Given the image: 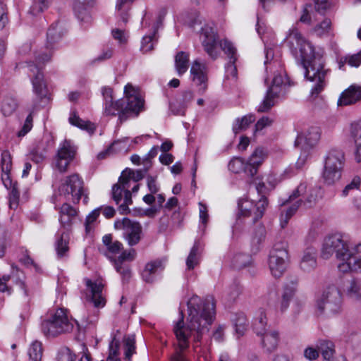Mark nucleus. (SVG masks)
Segmentation results:
<instances>
[{"label":"nucleus","mask_w":361,"mask_h":361,"mask_svg":"<svg viewBox=\"0 0 361 361\" xmlns=\"http://www.w3.org/2000/svg\"><path fill=\"white\" fill-rule=\"evenodd\" d=\"M188 324L184 323V315L180 312V317L175 323L173 333L176 338V353L171 361H188L183 352L189 347V339L193 338V348L199 346L202 336L208 332L209 326L212 324L215 317V301L212 296H207L202 299L197 295H193L188 301Z\"/></svg>","instance_id":"f257e3e1"},{"label":"nucleus","mask_w":361,"mask_h":361,"mask_svg":"<svg viewBox=\"0 0 361 361\" xmlns=\"http://www.w3.org/2000/svg\"><path fill=\"white\" fill-rule=\"evenodd\" d=\"M286 40L292 55L300 61L304 68L305 78L315 82L312 87L311 95L317 97L326 85L328 70L324 68L322 57L315 54L314 47L296 27L289 30Z\"/></svg>","instance_id":"f03ea898"},{"label":"nucleus","mask_w":361,"mask_h":361,"mask_svg":"<svg viewBox=\"0 0 361 361\" xmlns=\"http://www.w3.org/2000/svg\"><path fill=\"white\" fill-rule=\"evenodd\" d=\"M334 255L340 261L338 265L340 271H361V256H355L348 235L336 233L324 238L321 251L322 258L328 259Z\"/></svg>","instance_id":"7ed1b4c3"},{"label":"nucleus","mask_w":361,"mask_h":361,"mask_svg":"<svg viewBox=\"0 0 361 361\" xmlns=\"http://www.w3.org/2000/svg\"><path fill=\"white\" fill-rule=\"evenodd\" d=\"M125 97L117 101H113L104 106V114L106 116H118L121 122L126 121L130 117H137L140 111L144 110V100L137 94L131 84H127L124 88Z\"/></svg>","instance_id":"20e7f679"},{"label":"nucleus","mask_w":361,"mask_h":361,"mask_svg":"<svg viewBox=\"0 0 361 361\" xmlns=\"http://www.w3.org/2000/svg\"><path fill=\"white\" fill-rule=\"evenodd\" d=\"M255 188L257 193L261 196L260 199L256 204L252 201L248 200H240L238 202L239 213L238 218L251 217V222L255 223L261 219L264 213L266 207L268 205V200L266 197L267 188L264 183L259 180L258 183L255 182Z\"/></svg>","instance_id":"39448f33"},{"label":"nucleus","mask_w":361,"mask_h":361,"mask_svg":"<svg viewBox=\"0 0 361 361\" xmlns=\"http://www.w3.org/2000/svg\"><path fill=\"white\" fill-rule=\"evenodd\" d=\"M51 59V55L43 54L35 57V62H27L28 68V75L31 78L33 87V91L37 99L44 103L48 101L47 86L44 81V75L41 72L42 65L48 62Z\"/></svg>","instance_id":"423d86ee"},{"label":"nucleus","mask_w":361,"mask_h":361,"mask_svg":"<svg viewBox=\"0 0 361 361\" xmlns=\"http://www.w3.org/2000/svg\"><path fill=\"white\" fill-rule=\"evenodd\" d=\"M342 298L340 290L334 286L327 287L315 303L317 313L327 316L338 314L341 310Z\"/></svg>","instance_id":"0eeeda50"},{"label":"nucleus","mask_w":361,"mask_h":361,"mask_svg":"<svg viewBox=\"0 0 361 361\" xmlns=\"http://www.w3.org/2000/svg\"><path fill=\"white\" fill-rule=\"evenodd\" d=\"M41 329L47 337H55L71 332L73 329V324L68 318L66 310L59 308L42 322Z\"/></svg>","instance_id":"6e6552de"},{"label":"nucleus","mask_w":361,"mask_h":361,"mask_svg":"<svg viewBox=\"0 0 361 361\" xmlns=\"http://www.w3.org/2000/svg\"><path fill=\"white\" fill-rule=\"evenodd\" d=\"M84 181L77 173L66 176L61 182L59 188V195L63 196L67 200L73 204L80 202L82 196H84L83 202L87 203L88 197L84 193Z\"/></svg>","instance_id":"1a4fd4ad"},{"label":"nucleus","mask_w":361,"mask_h":361,"mask_svg":"<svg viewBox=\"0 0 361 361\" xmlns=\"http://www.w3.org/2000/svg\"><path fill=\"white\" fill-rule=\"evenodd\" d=\"M288 262V244L285 241L276 243L269 252L268 265L272 276L280 278L285 272Z\"/></svg>","instance_id":"9d476101"},{"label":"nucleus","mask_w":361,"mask_h":361,"mask_svg":"<svg viewBox=\"0 0 361 361\" xmlns=\"http://www.w3.org/2000/svg\"><path fill=\"white\" fill-rule=\"evenodd\" d=\"M345 164V156L340 149H331L327 154L323 171V178L326 183L331 185L341 177V171Z\"/></svg>","instance_id":"9b49d317"},{"label":"nucleus","mask_w":361,"mask_h":361,"mask_svg":"<svg viewBox=\"0 0 361 361\" xmlns=\"http://www.w3.org/2000/svg\"><path fill=\"white\" fill-rule=\"evenodd\" d=\"M114 228L116 230L123 231V238L130 247L137 245L142 238V227L141 224L127 217L116 220Z\"/></svg>","instance_id":"f8f14e48"},{"label":"nucleus","mask_w":361,"mask_h":361,"mask_svg":"<svg viewBox=\"0 0 361 361\" xmlns=\"http://www.w3.org/2000/svg\"><path fill=\"white\" fill-rule=\"evenodd\" d=\"M280 70L274 71V78L272 80V85L267 91L266 96L262 103L258 106L257 111L259 112L268 111L274 105V99L278 97L279 92L276 90L277 87L286 86L288 85L290 86V82L286 75H283V70L279 67Z\"/></svg>","instance_id":"ddd939ff"},{"label":"nucleus","mask_w":361,"mask_h":361,"mask_svg":"<svg viewBox=\"0 0 361 361\" xmlns=\"http://www.w3.org/2000/svg\"><path fill=\"white\" fill-rule=\"evenodd\" d=\"M319 137V130L317 127H312L307 132L298 135L295 140V146L300 147L303 152L296 163L298 167H301L304 164L307 152L317 144Z\"/></svg>","instance_id":"4468645a"},{"label":"nucleus","mask_w":361,"mask_h":361,"mask_svg":"<svg viewBox=\"0 0 361 361\" xmlns=\"http://www.w3.org/2000/svg\"><path fill=\"white\" fill-rule=\"evenodd\" d=\"M200 40L205 52L212 59H216L219 54V35L216 30L209 25H204L200 30Z\"/></svg>","instance_id":"2eb2a0df"},{"label":"nucleus","mask_w":361,"mask_h":361,"mask_svg":"<svg viewBox=\"0 0 361 361\" xmlns=\"http://www.w3.org/2000/svg\"><path fill=\"white\" fill-rule=\"evenodd\" d=\"M200 40L205 52L212 59H216L219 54V35L216 30L209 25H204L200 30Z\"/></svg>","instance_id":"dca6fc26"},{"label":"nucleus","mask_w":361,"mask_h":361,"mask_svg":"<svg viewBox=\"0 0 361 361\" xmlns=\"http://www.w3.org/2000/svg\"><path fill=\"white\" fill-rule=\"evenodd\" d=\"M76 148L70 140H64L61 143L55 157V166L61 172L67 171L71 162L75 158Z\"/></svg>","instance_id":"f3484780"},{"label":"nucleus","mask_w":361,"mask_h":361,"mask_svg":"<svg viewBox=\"0 0 361 361\" xmlns=\"http://www.w3.org/2000/svg\"><path fill=\"white\" fill-rule=\"evenodd\" d=\"M120 184H114L111 188V197L118 206V212L122 214H128L130 210L129 206L133 204L130 191H125L120 188Z\"/></svg>","instance_id":"a211bd4d"},{"label":"nucleus","mask_w":361,"mask_h":361,"mask_svg":"<svg viewBox=\"0 0 361 361\" xmlns=\"http://www.w3.org/2000/svg\"><path fill=\"white\" fill-rule=\"evenodd\" d=\"M190 74L193 82L198 86V93L203 94L207 89L206 66L195 60L192 64Z\"/></svg>","instance_id":"6ab92c4d"},{"label":"nucleus","mask_w":361,"mask_h":361,"mask_svg":"<svg viewBox=\"0 0 361 361\" xmlns=\"http://www.w3.org/2000/svg\"><path fill=\"white\" fill-rule=\"evenodd\" d=\"M219 44L222 50L229 58V61L226 66V73L227 76L235 78L237 75V68L235 65L237 60L236 49L233 44L227 39L223 40Z\"/></svg>","instance_id":"aec40b11"},{"label":"nucleus","mask_w":361,"mask_h":361,"mask_svg":"<svg viewBox=\"0 0 361 361\" xmlns=\"http://www.w3.org/2000/svg\"><path fill=\"white\" fill-rule=\"evenodd\" d=\"M165 267L164 259H157L147 263L141 275L146 283H153L156 275L162 271Z\"/></svg>","instance_id":"412c9836"},{"label":"nucleus","mask_w":361,"mask_h":361,"mask_svg":"<svg viewBox=\"0 0 361 361\" xmlns=\"http://www.w3.org/2000/svg\"><path fill=\"white\" fill-rule=\"evenodd\" d=\"M87 289L91 293V301L96 307H103L106 304V300L102 296L103 285L101 282L92 281L89 279H84Z\"/></svg>","instance_id":"4be33fe9"},{"label":"nucleus","mask_w":361,"mask_h":361,"mask_svg":"<svg viewBox=\"0 0 361 361\" xmlns=\"http://www.w3.org/2000/svg\"><path fill=\"white\" fill-rule=\"evenodd\" d=\"M361 100V86L350 85L344 90L338 99V106H348Z\"/></svg>","instance_id":"5701e85b"},{"label":"nucleus","mask_w":361,"mask_h":361,"mask_svg":"<svg viewBox=\"0 0 361 361\" xmlns=\"http://www.w3.org/2000/svg\"><path fill=\"white\" fill-rule=\"evenodd\" d=\"M94 0H74L73 11L78 19L87 25L92 21V18L87 8L93 6Z\"/></svg>","instance_id":"b1692460"},{"label":"nucleus","mask_w":361,"mask_h":361,"mask_svg":"<svg viewBox=\"0 0 361 361\" xmlns=\"http://www.w3.org/2000/svg\"><path fill=\"white\" fill-rule=\"evenodd\" d=\"M267 154L262 147H257L247 161L248 176L253 178L257 173L259 166L264 161Z\"/></svg>","instance_id":"393cba45"},{"label":"nucleus","mask_w":361,"mask_h":361,"mask_svg":"<svg viewBox=\"0 0 361 361\" xmlns=\"http://www.w3.org/2000/svg\"><path fill=\"white\" fill-rule=\"evenodd\" d=\"M317 266V250L312 247L306 248L301 257L300 268L304 272H311L314 271Z\"/></svg>","instance_id":"a878e982"},{"label":"nucleus","mask_w":361,"mask_h":361,"mask_svg":"<svg viewBox=\"0 0 361 361\" xmlns=\"http://www.w3.org/2000/svg\"><path fill=\"white\" fill-rule=\"evenodd\" d=\"M296 290L297 282L295 281H290L283 286L279 303V310L281 312H284L288 310Z\"/></svg>","instance_id":"bb28decb"},{"label":"nucleus","mask_w":361,"mask_h":361,"mask_svg":"<svg viewBox=\"0 0 361 361\" xmlns=\"http://www.w3.org/2000/svg\"><path fill=\"white\" fill-rule=\"evenodd\" d=\"M59 214V221L61 226L65 230H68L71 226L73 220L77 216V211L69 204L64 203L60 208Z\"/></svg>","instance_id":"cd10ccee"},{"label":"nucleus","mask_w":361,"mask_h":361,"mask_svg":"<svg viewBox=\"0 0 361 361\" xmlns=\"http://www.w3.org/2000/svg\"><path fill=\"white\" fill-rule=\"evenodd\" d=\"M260 336H262V348L266 352L271 353L276 350L279 341V335L277 331H267Z\"/></svg>","instance_id":"c85d7f7f"},{"label":"nucleus","mask_w":361,"mask_h":361,"mask_svg":"<svg viewBox=\"0 0 361 361\" xmlns=\"http://www.w3.org/2000/svg\"><path fill=\"white\" fill-rule=\"evenodd\" d=\"M344 291L349 298L353 300H361V279L351 278L347 280L345 284Z\"/></svg>","instance_id":"c756f323"},{"label":"nucleus","mask_w":361,"mask_h":361,"mask_svg":"<svg viewBox=\"0 0 361 361\" xmlns=\"http://www.w3.org/2000/svg\"><path fill=\"white\" fill-rule=\"evenodd\" d=\"M203 245L200 240H195L186 259L187 269H193L200 263Z\"/></svg>","instance_id":"7c9ffc66"},{"label":"nucleus","mask_w":361,"mask_h":361,"mask_svg":"<svg viewBox=\"0 0 361 361\" xmlns=\"http://www.w3.org/2000/svg\"><path fill=\"white\" fill-rule=\"evenodd\" d=\"M68 120L71 125L85 130L91 135L95 131L96 128L92 123L82 120L75 111L71 112Z\"/></svg>","instance_id":"2f4dec72"},{"label":"nucleus","mask_w":361,"mask_h":361,"mask_svg":"<svg viewBox=\"0 0 361 361\" xmlns=\"http://www.w3.org/2000/svg\"><path fill=\"white\" fill-rule=\"evenodd\" d=\"M62 37L61 28L59 27L58 23L51 24L47 34V47L52 49L54 44L58 42Z\"/></svg>","instance_id":"473e14b6"},{"label":"nucleus","mask_w":361,"mask_h":361,"mask_svg":"<svg viewBox=\"0 0 361 361\" xmlns=\"http://www.w3.org/2000/svg\"><path fill=\"white\" fill-rule=\"evenodd\" d=\"M189 54L184 51H179L175 56V67L178 75H183L188 69Z\"/></svg>","instance_id":"72a5a7b5"},{"label":"nucleus","mask_w":361,"mask_h":361,"mask_svg":"<svg viewBox=\"0 0 361 361\" xmlns=\"http://www.w3.org/2000/svg\"><path fill=\"white\" fill-rule=\"evenodd\" d=\"M135 0H117L116 9L120 19L126 24L129 18L128 11L130 9V5Z\"/></svg>","instance_id":"f704fd0d"},{"label":"nucleus","mask_w":361,"mask_h":361,"mask_svg":"<svg viewBox=\"0 0 361 361\" xmlns=\"http://www.w3.org/2000/svg\"><path fill=\"white\" fill-rule=\"evenodd\" d=\"M317 347L321 352L324 359L330 360L334 357L335 353L334 344L333 342L326 340H320L318 341Z\"/></svg>","instance_id":"c9c22d12"},{"label":"nucleus","mask_w":361,"mask_h":361,"mask_svg":"<svg viewBox=\"0 0 361 361\" xmlns=\"http://www.w3.org/2000/svg\"><path fill=\"white\" fill-rule=\"evenodd\" d=\"M255 121V117L253 114L245 115L240 118H237L233 125V133L238 134L246 130Z\"/></svg>","instance_id":"e433bc0d"},{"label":"nucleus","mask_w":361,"mask_h":361,"mask_svg":"<svg viewBox=\"0 0 361 361\" xmlns=\"http://www.w3.org/2000/svg\"><path fill=\"white\" fill-rule=\"evenodd\" d=\"M235 332L239 336H243L247 330L248 322L243 312L236 313L232 319Z\"/></svg>","instance_id":"4c0bfd02"},{"label":"nucleus","mask_w":361,"mask_h":361,"mask_svg":"<svg viewBox=\"0 0 361 361\" xmlns=\"http://www.w3.org/2000/svg\"><path fill=\"white\" fill-rule=\"evenodd\" d=\"M267 315L263 310H260L259 315L255 318L252 327L255 334L260 336L267 332Z\"/></svg>","instance_id":"58836bf2"},{"label":"nucleus","mask_w":361,"mask_h":361,"mask_svg":"<svg viewBox=\"0 0 361 361\" xmlns=\"http://www.w3.org/2000/svg\"><path fill=\"white\" fill-rule=\"evenodd\" d=\"M302 204V200H299L291 204L285 212L282 211L280 216V225L281 228H285L288 223L289 219L295 214L298 209Z\"/></svg>","instance_id":"ea45409f"},{"label":"nucleus","mask_w":361,"mask_h":361,"mask_svg":"<svg viewBox=\"0 0 361 361\" xmlns=\"http://www.w3.org/2000/svg\"><path fill=\"white\" fill-rule=\"evenodd\" d=\"M18 106L17 100L13 96H6L1 103V112L5 116H11Z\"/></svg>","instance_id":"a19ab883"},{"label":"nucleus","mask_w":361,"mask_h":361,"mask_svg":"<svg viewBox=\"0 0 361 361\" xmlns=\"http://www.w3.org/2000/svg\"><path fill=\"white\" fill-rule=\"evenodd\" d=\"M228 169L234 173H238L243 171L248 176L247 171V162H245L242 158L233 157L228 164Z\"/></svg>","instance_id":"79ce46f5"},{"label":"nucleus","mask_w":361,"mask_h":361,"mask_svg":"<svg viewBox=\"0 0 361 361\" xmlns=\"http://www.w3.org/2000/svg\"><path fill=\"white\" fill-rule=\"evenodd\" d=\"M102 242L108 251L112 254H118L123 248V244L121 242L118 240L112 241V235L111 234L103 236Z\"/></svg>","instance_id":"37998d69"},{"label":"nucleus","mask_w":361,"mask_h":361,"mask_svg":"<svg viewBox=\"0 0 361 361\" xmlns=\"http://www.w3.org/2000/svg\"><path fill=\"white\" fill-rule=\"evenodd\" d=\"M66 232L63 231L62 233L58 237L56 243V250L58 257L61 258L65 257L69 250L68 240L66 239Z\"/></svg>","instance_id":"c03bdc74"},{"label":"nucleus","mask_w":361,"mask_h":361,"mask_svg":"<svg viewBox=\"0 0 361 361\" xmlns=\"http://www.w3.org/2000/svg\"><path fill=\"white\" fill-rule=\"evenodd\" d=\"M16 285L23 290L25 297L28 296V291L25 284V275L23 271L19 270L17 267L12 266V279Z\"/></svg>","instance_id":"a18cd8bd"},{"label":"nucleus","mask_w":361,"mask_h":361,"mask_svg":"<svg viewBox=\"0 0 361 361\" xmlns=\"http://www.w3.org/2000/svg\"><path fill=\"white\" fill-rule=\"evenodd\" d=\"M50 0H32L29 13L32 16H37L44 12L50 6Z\"/></svg>","instance_id":"49530a36"},{"label":"nucleus","mask_w":361,"mask_h":361,"mask_svg":"<svg viewBox=\"0 0 361 361\" xmlns=\"http://www.w3.org/2000/svg\"><path fill=\"white\" fill-rule=\"evenodd\" d=\"M331 22L329 19H324L322 22L314 26L312 30L314 34L318 37H323L330 34Z\"/></svg>","instance_id":"de8ad7c7"},{"label":"nucleus","mask_w":361,"mask_h":361,"mask_svg":"<svg viewBox=\"0 0 361 361\" xmlns=\"http://www.w3.org/2000/svg\"><path fill=\"white\" fill-rule=\"evenodd\" d=\"M265 58L264 65L267 73L269 70L272 72L274 69L281 67L280 63L277 60H274V51L271 48L265 49Z\"/></svg>","instance_id":"09e8293b"},{"label":"nucleus","mask_w":361,"mask_h":361,"mask_svg":"<svg viewBox=\"0 0 361 361\" xmlns=\"http://www.w3.org/2000/svg\"><path fill=\"white\" fill-rule=\"evenodd\" d=\"M37 109V104H34L32 109L27 116L21 129L18 132L17 135L19 137L25 136L28 132H30L32 128L33 115Z\"/></svg>","instance_id":"8fccbe9b"},{"label":"nucleus","mask_w":361,"mask_h":361,"mask_svg":"<svg viewBox=\"0 0 361 361\" xmlns=\"http://www.w3.org/2000/svg\"><path fill=\"white\" fill-rule=\"evenodd\" d=\"M28 355L31 361H41L42 357V343L34 341L28 349Z\"/></svg>","instance_id":"3c124183"},{"label":"nucleus","mask_w":361,"mask_h":361,"mask_svg":"<svg viewBox=\"0 0 361 361\" xmlns=\"http://www.w3.org/2000/svg\"><path fill=\"white\" fill-rule=\"evenodd\" d=\"M134 336H129L124 340L125 360L131 361L132 355L135 353Z\"/></svg>","instance_id":"603ef678"},{"label":"nucleus","mask_w":361,"mask_h":361,"mask_svg":"<svg viewBox=\"0 0 361 361\" xmlns=\"http://www.w3.org/2000/svg\"><path fill=\"white\" fill-rule=\"evenodd\" d=\"M114 267L121 276L123 283H128L131 278V269L129 265L114 262Z\"/></svg>","instance_id":"864d4df0"},{"label":"nucleus","mask_w":361,"mask_h":361,"mask_svg":"<svg viewBox=\"0 0 361 361\" xmlns=\"http://www.w3.org/2000/svg\"><path fill=\"white\" fill-rule=\"evenodd\" d=\"M250 256L245 254H238L233 259V266L235 269H242L249 265Z\"/></svg>","instance_id":"5fc2aeb1"},{"label":"nucleus","mask_w":361,"mask_h":361,"mask_svg":"<svg viewBox=\"0 0 361 361\" xmlns=\"http://www.w3.org/2000/svg\"><path fill=\"white\" fill-rule=\"evenodd\" d=\"M241 293V287L238 281H233L227 290L228 299L231 301L235 300Z\"/></svg>","instance_id":"6e6d98bb"},{"label":"nucleus","mask_w":361,"mask_h":361,"mask_svg":"<svg viewBox=\"0 0 361 361\" xmlns=\"http://www.w3.org/2000/svg\"><path fill=\"white\" fill-rule=\"evenodd\" d=\"M8 22L7 6L0 0V30H3Z\"/></svg>","instance_id":"4d7b16f0"},{"label":"nucleus","mask_w":361,"mask_h":361,"mask_svg":"<svg viewBox=\"0 0 361 361\" xmlns=\"http://www.w3.org/2000/svg\"><path fill=\"white\" fill-rule=\"evenodd\" d=\"M136 257V251L135 249L131 248L129 250L123 251L117 259H114V262L118 263L123 264V262L133 261Z\"/></svg>","instance_id":"13d9d810"},{"label":"nucleus","mask_w":361,"mask_h":361,"mask_svg":"<svg viewBox=\"0 0 361 361\" xmlns=\"http://www.w3.org/2000/svg\"><path fill=\"white\" fill-rule=\"evenodd\" d=\"M19 191L18 187L15 185L13 188L11 189L9 193V207L16 209L18 206Z\"/></svg>","instance_id":"bf43d9fd"},{"label":"nucleus","mask_w":361,"mask_h":361,"mask_svg":"<svg viewBox=\"0 0 361 361\" xmlns=\"http://www.w3.org/2000/svg\"><path fill=\"white\" fill-rule=\"evenodd\" d=\"M154 34L143 37L141 45V50L143 53H147L154 49Z\"/></svg>","instance_id":"052dcab7"},{"label":"nucleus","mask_w":361,"mask_h":361,"mask_svg":"<svg viewBox=\"0 0 361 361\" xmlns=\"http://www.w3.org/2000/svg\"><path fill=\"white\" fill-rule=\"evenodd\" d=\"M185 109L186 105L181 102L176 101L169 104V109L174 115H184Z\"/></svg>","instance_id":"680f3d73"},{"label":"nucleus","mask_w":361,"mask_h":361,"mask_svg":"<svg viewBox=\"0 0 361 361\" xmlns=\"http://www.w3.org/2000/svg\"><path fill=\"white\" fill-rule=\"evenodd\" d=\"M128 177H130L133 182L137 183L139 180H142L145 176V173L147 171V169L142 170H137L134 171L130 169H126L123 170Z\"/></svg>","instance_id":"e2e57ef3"},{"label":"nucleus","mask_w":361,"mask_h":361,"mask_svg":"<svg viewBox=\"0 0 361 361\" xmlns=\"http://www.w3.org/2000/svg\"><path fill=\"white\" fill-rule=\"evenodd\" d=\"M350 135L355 145L361 144V125L359 123H353L350 127Z\"/></svg>","instance_id":"0e129e2a"},{"label":"nucleus","mask_w":361,"mask_h":361,"mask_svg":"<svg viewBox=\"0 0 361 361\" xmlns=\"http://www.w3.org/2000/svg\"><path fill=\"white\" fill-rule=\"evenodd\" d=\"M133 180L130 177H128L127 176V173H125L124 171H122L121 175L118 178V180L116 184H120V188L124 190L125 191H130V182Z\"/></svg>","instance_id":"69168bd1"},{"label":"nucleus","mask_w":361,"mask_h":361,"mask_svg":"<svg viewBox=\"0 0 361 361\" xmlns=\"http://www.w3.org/2000/svg\"><path fill=\"white\" fill-rule=\"evenodd\" d=\"M39 147L34 149L30 154V159L36 164L42 163L46 158V150L39 151Z\"/></svg>","instance_id":"338daca9"},{"label":"nucleus","mask_w":361,"mask_h":361,"mask_svg":"<svg viewBox=\"0 0 361 361\" xmlns=\"http://www.w3.org/2000/svg\"><path fill=\"white\" fill-rule=\"evenodd\" d=\"M74 355L68 348H61L57 355L58 361H73Z\"/></svg>","instance_id":"774afa93"}]
</instances>
